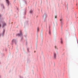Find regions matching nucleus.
Segmentation results:
<instances>
[{
	"label": "nucleus",
	"mask_w": 78,
	"mask_h": 78,
	"mask_svg": "<svg viewBox=\"0 0 78 78\" xmlns=\"http://www.w3.org/2000/svg\"><path fill=\"white\" fill-rule=\"evenodd\" d=\"M54 58L56 59V53L55 52H54Z\"/></svg>",
	"instance_id": "nucleus-1"
},
{
	"label": "nucleus",
	"mask_w": 78,
	"mask_h": 78,
	"mask_svg": "<svg viewBox=\"0 0 78 78\" xmlns=\"http://www.w3.org/2000/svg\"><path fill=\"white\" fill-rule=\"evenodd\" d=\"M6 2L8 4V5H9V0H5Z\"/></svg>",
	"instance_id": "nucleus-2"
},
{
	"label": "nucleus",
	"mask_w": 78,
	"mask_h": 78,
	"mask_svg": "<svg viewBox=\"0 0 78 78\" xmlns=\"http://www.w3.org/2000/svg\"><path fill=\"white\" fill-rule=\"evenodd\" d=\"M20 34H18L17 35H18V36H21V35H22V32L21 31H20Z\"/></svg>",
	"instance_id": "nucleus-3"
},
{
	"label": "nucleus",
	"mask_w": 78,
	"mask_h": 78,
	"mask_svg": "<svg viewBox=\"0 0 78 78\" xmlns=\"http://www.w3.org/2000/svg\"><path fill=\"white\" fill-rule=\"evenodd\" d=\"M49 33L50 35V34H51V31H50V30H49Z\"/></svg>",
	"instance_id": "nucleus-4"
},
{
	"label": "nucleus",
	"mask_w": 78,
	"mask_h": 78,
	"mask_svg": "<svg viewBox=\"0 0 78 78\" xmlns=\"http://www.w3.org/2000/svg\"><path fill=\"white\" fill-rule=\"evenodd\" d=\"M30 13H33V11L32 10H30Z\"/></svg>",
	"instance_id": "nucleus-5"
},
{
	"label": "nucleus",
	"mask_w": 78,
	"mask_h": 78,
	"mask_svg": "<svg viewBox=\"0 0 78 78\" xmlns=\"http://www.w3.org/2000/svg\"><path fill=\"white\" fill-rule=\"evenodd\" d=\"M39 27H38L37 28V32H38V31H39Z\"/></svg>",
	"instance_id": "nucleus-6"
},
{
	"label": "nucleus",
	"mask_w": 78,
	"mask_h": 78,
	"mask_svg": "<svg viewBox=\"0 0 78 78\" xmlns=\"http://www.w3.org/2000/svg\"><path fill=\"white\" fill-rule=\"evenodd\" d=\"M55 19H57V15H55Z\"/></svg>",
	"instance_id": "nucleus-7"
},
{
	"label": "nucleus",
	"mask_w": 78,
	"mask_h": 78,
	"mask_svg": "<svg viewBox=\"0 0 78 78\" xmlns=\"http://www.w3.org/2000/svg\"><path fill=\"white\" fill-rule=\"evenodd\" d=\"M5 25H6V24L4 23V24L3 26V27H4V26H5Z\"/></svg>",
	"instance_id": "nucleus-8"
},
{
	"label": "nucleus",
	"mask_w": 78,
	"mask_h": 78,
	"mask_svg": "<svg viewBox=\"0 0 78 78\" xmlns=\"http://www.w3.org/2000/svg\"><path fill=\"white\" fill-rule=\"evenodd\" d=\"M63 42V41H61V43L62 44Z\"/></svg>",
	"instance_id": "nucleus-9"
},
{
	"label": "nucleus",
	"mask_w": 78,
	"mask_h": 78,
	"mask_svg": "<svg viewBox=\"0 0 78 78\" xmlns=\"http://www.w3.org/2000/svg\"><path fill=\"white\" fill-rule=\"evenodd\" d=\"M61 23L62 22V20H60Z\"/></svg>",
	"instance_id": "nucleus-10"
},
{
	"label": "nucleus",
	"mask_w": 78,
	"mask_h": 78,
	"mask_svg": "<svg viewBox=\"0 0 78 78\" xmlns=\"http://www.w3.org/2000/svg\"><path fill=\"white\" fill-rule=\"evenodd\" d=\"M55 48H56V46H55Z\"/></svg>",
	"instance_id": "nucleus-11"
},
{
	"label": "nucleus",
	"mask_w": 78,
	"mask_h": 78,
	"mask_svg": "<svg viewBox=\"0 0 78 78\" xmlns=\"http://www.w3.org/2000/svg\"><path fill=\"white\" fill-rule=\"evenodd\" d=\"M4 32H5V30H4L3 31V32L4 33Z\"/></svg>",
	"instance_id": "nucleus-12"
},
{
	"label": "nucleus",
	"mask_w": 78,
	"mask_h": 78,
	"mask_svg": "<svg viewBox=\"0 0 78 78\" xmlns=\"http://www.w3.org/2000/svg\"><path fill=\"white\" fill-rule=\"evenodd\" d=\"M0 27H1V24H0Z\"/></svg>",
	"instance_id": "nucleus-13"
},
{
	"label": "nucleus",
	"mask_w": 78,
	"mask_h": 78,
	"mask_svg": "<svg viewBox=\"0 0 78 78\" xmlns=\"http://www.w3.org/2000/svg\"><path fill=\"white\" fill-rule=\"evenodd\" d=\"M1 15H0V16H1Z\"/></svg>",
	"instance_id": "nucleus-14"
}]
</instances>
